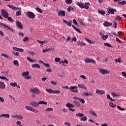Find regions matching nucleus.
I'll list each match as a JSON object with an SVG mask.
<instances>
[{
    "label": "nucleus",
    "instance_id": "9d476101",
    "mask_svg": "<svg viewBox=\"0 0 126 126\" xmlns=\"http://www.w3.org/2000/svg\"><path fill=\"white\" fill-rule=\"evenodd\" d=\"M16 25L18 27V28H19L20 29H23V26H22L21 22L19 21H17Z\"/></svg>",
    "mask_w": 126,
    "mask_h": 126
},
{
    "label": "nucleus",
    "instance_id": "f03ea898",
    "mask_svg": "<svg viewBox=\"0 0 126 126\" xmlns=\"http://www.w3.org/2000/svg\"><path fill=\"white\" fill-rule=\"evenodd\" d=\"M27 14L28 16L30 18H31L32 19H34L35 18V14L31 11L27 12Z\"/></svg>",
    "mask_w": 126,
    "mask_h": 126
},
{
    "label": "nucleus",
    "instance_id": "20e7f679",
    "mask_svg": "<svg viewBox=\"0 0 126 126\" xmlns=\"http://www.w3.org/2000/svg\"><path fill=\"white\" fill-rule=\"evenodd\" d=\"M1 14H2L3 17L5 18L6 19L8 18V13L6 12V11H5V10L2 9L1 10Z\"/></svg>",
    "mask_w": 126,
    "mask_h": 126
},
{
    "label": "nucleus",
    "instance_id": "f3484780",
    "mask_svg": "<svg viewBox=\"0 0 126 126\" xmlns=\"http://www.w3.org/2000/svg\"><path fill=\"white\" fill-rule=\"evenodd\" d=\"M8 7H10V8H11L13 10H17V7L14 6L13 5H8Z\"/></svg>",
    "mask_w": 126,
    "mask_h": 126
},
{
    "label": "nucleus",
    "instance_id": "423d86ee",
    "mask_svg": "<svg viewBox=\"0 0 126 126\" xmlns=\"http://www.w3.org/2000/svg\"><path fill=\"white\" fill-rule=\"evenodd\" d=\"M109 11L107 13V15H109V14H115V12H117V10L114 9L113 8H108Z\"/></svg>",
    "mask_w": 126,
    "mask_h": 126
},
{
    "label": "nucleus",
    "instance_id": "052dcab7",
    "mask_svg": "<svg viewBox=\"0 0 126 126\" xmlns=\"http://www.w3.org/2000/svg\"><path fill=\"white\" fill-rule=\"evenodd\" d=\"M81 78H82L83 79H86V77L84 76V75H81L80 76Z\"/></svg>",
    "mask_w": 126,
    "mask_h": 126
},
{
    "label": "nucleus",
    "instance_id": "37998d69",
    "mask_svg": "<svg viewBox=\"0 0 126 126\" xmlns=\"http://www.w3.org/2000/svg\"><path fill=\"white\" fill-rule=\"evenodd\" d=\"M84 96H87V97H88V96H92V94H89L88 93H86L84 94H83Z\"/></svg>",
    "mask_w": 126,
    "mask_h": 126
},
{
    "label": "nucleus",
    "instance_id": "f704fd0d",
    "mask_svg": "<svg viewBox=\"0 0 126 126\" xmlns=\"http://www.w3.org/2000/svg\"><path fill=\"white\" fill-rule=\"evenodd\" d=\"M98 13H99V14H101V15H104V14H105V11H102V10H98Z\"/></svg>",
    "mask_w": 126,
    "mask_h": 126
},
{
    "label": "nucleus",
    "instance_id": "b1692460",
    "mask_svg": "<svg viewBox=\"0 0 126 126\" xmlns=\"http://www.w3.org/2000/svg\"><path fill=\"white\" fill-rule=\"evenodd\" d=\"M109 106L111 107V108H116L117 107V105L113 103L112 102H109Z\"/></svg>",
    "mask_w": 126,
    "mask_h": 126
},
{
    "label": "nucleus",
    "instance_id": "ddd939ff",
    "mask_svg": "<svg viewBox=\"0 0 126 126\" xmlns=\"http://www.w3.org/2000/svg\"><path fill=\"white\" fill-rule=\"evenodd\" d=\"M13 118H15V119H18V120H23V117L21 115H16L13 116Z\"/></svg>",
    "mask_w": 126,
    "mask_h": 126
},
{
    "label": "nucleus",
    "instance_id": "13d9d810",
    "mask_svg": "<svg viewBox=\"0 0 126 126\" xmlns=\"http://www.w3.org/2000/svg\"><path fill=\"white\" fill-rule=\"evenodd\" d=\"M112 95L113 96V97H118V96H119L118 94H116L114 93H113L112 94Z\"/></svg>",
    "mask_w": 126,
    "mask_h": 126
},
{
    "label": "nucleus",
    "instance_id": "4d7b16f0",
    "mask_svg": "<svg viewBox=\"0 0 126 126\" xmlns=\"http://www.w3.org/2000/svg\"><path fill=\"white\" fill-rule=\"evenodd\" d=\"M7 28H8V29H9L10 31H11V32H12V33H13V32H14L13 29H12L11 28L9 27L8 26V27H7Z\"/></svg>",
    "mask_w": 126,
    "mask_h": 126
},
{
    "label": "nucleus",
    "instance_id": "2eb2a0df",
    "mask_svg": "<svg viewBox=\"0 0 126 126\" xmlns=\"http://www.w3.org/2000/svg\"><path fill=\"white\" fill-rule=\"evenodd\" d=\"M17 10L19 11L16 12V15L17 16H20V15H21V8L18 7Z\"/></svg>",
    "mask_w": 126,
    "mask_h": 126
},
{
    "label": "nucleus",
    "instance_id": "0eeeda50",
    "mask_svg": "<svg viewBox=\"0 0 126 126\" xmlns=\"http://www.w3.org/2000/svg\"><path fill=\"white\" fill-rule=\"evenodd\" d=\"M99 72L101 73V74H109L110 73L108 71H107L105 69H99Z\"/></svg>",
    "mask_w": 126,
    "mask_h": 126
},
{
    "label": "nucleus",
    "instance_id": "69168bd1",
    "mask_svg": "<svg viewBox=\"0 0 126 126\" xmlns=\"http://www.w3.org/2000/svg\"><path fill=\"white\" fill-rule=\"evenodd\" d=\"M0 101L1 102V103H3V102H4V99L1 97H0Z\"/></svg>",
    "mask_w": 126,
    "mask_h": 126
},
{
    "label": "nucleus",
    "instance_id": "49530a36",
    "mask_svg": "<svg viewBox=\"0 0 126 126\" xmlns=\"http://www.w3.org/2000/svg\"><path fill=\"white\" fill-rule=\"evenodd\" d=\"M85 40H86V41H88V43H89V44H93V42H92V41H91V40H89V39L87 38H85Z\"/></svg>",
    "mask_w": 126,
    "mask_h": 126
},
{
    "label": "nucleus",
    "instance_id": "f8f14e48",
    "mask_svg": "<svg viewBox=\"0 0 126 126\" xmlns=\"http://www.w3.org/2000/svg\"><path fill=\"white\" fill-rule=\"evenodd\" d=\"M103 25L104 26H105V27H109V26H112V25H113V24L109 23L107 21H105L103 23Z\"/></svg>",
    "mask_w": 126,
    "mask_h": 126
},
{
    "label": "nucleus",
    "instance_id": "7c9ffc66",
    "mask_svg": "<svg viewBox=\"0 0 126 126\" xmlns=\"http://www.w3.org/2000/svg\"><path fill=\"white\" fill-rule=\"evenodd\" d=\"M0 79H3V80H5L6 81H8V79L6 77L4 76H0Z\"/></svg>",
    "mask_w": 126,
    "mask_h": 126
},
{
    "label": "nucleus",
    "instance_id": "a211bd4d",
    "mask_svg": "<svg viewBox=\"0 0 126 126\" xmlns=\"http://www.w3.org/2000/svg\"><path fill=\"white\" fill-rule=\"evenodd\" d=\"M31 92L33 93H39V89H31Z\"/></svg>",
    "mask_w": 126,
    "mask_h": 126
},
{
    "label": "nucleus",
    "instance_id": "774afa93",
    "mask_svg": "<svg viewBox=\"0 0 126 126\" xmlns=\"http://www.w3.org/2000/svg\"><path fill=\"white\" fill-rule=\"evenodd\" d=\"M122 75H124V76H125V78H126V72H122Z\"/></svg>",
    "mask_w": 126,
    "mask_h": 126
},
{
    "label": "nucleus",
    "instance_id": "cd10ccee",
    "mask_svg": "<svg viewBox=\"0 0 126 126\" xmlns=\"http://www.w3.org/2000/svg\"><path fill=\"white\" fill-rule=\"evenodd\" d=\"M1 56L4 57L6 59H8V60H10V57H8V56L4 54H1Z\"/></svg>",
    "mask_w": 126,
    "mask_h": 126
},
{
    "label": "nucleus",
    "instance_id": "e433bc0d",
    "mask_svg": "<svg viewBox=\"0 0 126 126\" xmlns=\"http://www.w3.org/2000/svg\"><path fill=\"white\" fill-rule=\"evenodd\" d=\"M119 4H121L122 5H124V4H126V2L125 0H123L122 2V1H119L118 2Z\"/></svg>",
    "mask_w": 126,
    "mask_h": 126
},
{
    "label": "nucleus",
    "instance_id": "4be33fe9",
    "mask_svg": "<svg viewBox=\"0 0 126 126\" xmlns=\"http://www.w3.org/2000/svg\"><path fill=\"white\" fill-rule=\"evenodd\" d=\"M46 91H47V92H48L49 93H53L54 94H55V91L52 90V89H46Z\"/></svg>",
    "mask_w": 126,
    "mask_h": 126
},
{
    "label": "nucleus",
    "instance_id": "8fccbe9b",
    "mask_svg": "<svg viewBox=\"0 0 126 126\" xmlns=\"http://www.w3.org/2000/svg\"><path fill=\"white\" fill-rule=\"evenodd\" d=\"M55 62H56V63H59V62H61V58H56Z\"/></svg>",
    "mask_w": 126,
    "mask_h": 126
},
{
    "label": "nucleus",
    "instance_id": "864d4df0",
    "mask_svg": "<svg viewBox=\"0 0 126 126\" xmlns=\"http://www.w3.org/2000/svg\"><path fill=\"white\" fill-rule=\"evenodd\" d=\"M13 49L14 51H15L19 52V48H17V47H13Z\"/></svg>",
    "mask_w": 126,
    "mask_h": 126
},
{
    "label": "nucleus",
    "instance_id": "7ed1b4c3",
    "mask_svg": "<svg viewBox=\"0 0 126 126\" xmlns=\"http://www.w3.org/2000/svg\"><path fill=\"white\" fill-rule=\"evenodd\" d=\"M26 109L27 110H29V111H31L32 112H33L34 113H38L39 111L38 110H36V109L29 106H26L25 107Z\"/></svg>",
    "mask_w": 126,
    "mask_h": 126
},
{
    "label": "nucleus",
    "instance_id": "aec40b11",
    "mask_svg": "<svg viewBox=\"0 0 126 126\" xmlns=\"http://www.w3.org/2000/svg\"><path fill=\"white\" fill-rule=\"evenodd\" d=\"M89 114L93 116V117H97V114L95 113L93 111L91 110L89 111Z\"/></svg>",
    "mask_w": 126,
    "mask_h": 126
},
{
    "label": "nucleus",
    "instance_id": "6e6d98bb",
    "mask_svg": "<svg viewBox=\"0 0 126 126\" xmlns=\"http://www.w3.org/2000/svg\"><path fill=\"white\" fill-rule=\"evenodd\" d=\"M0 25H1L2 26H4V27H6V28H7L8 26H7L6 25H4V24L0 22Z\"/></svg>",
    "mask_w": 126,
    "mask_h": 126
},
{
    "label": "nucleus",
    "instance_id": "3c124183",
    "mask_svg": "<svg viewBox=\"0 0 126 126\" xmlns=\"http://www.w3.org/2000/svg\"><path fill=\"white\" fill-rule=\"evenodd\" d=\"M27 60L30 62V63H33L34 62V60L31 59L30 57H27Z\"/></svg>",
    "mask_w": 126,
    "mask_h": 126
},
{
    "label": "nucleus",
    "instance_id": "c03bdc74",
    "mask_svg": "<svg viewBox=\"0 0 126 126\" xmlns=\"http://www.w3.org/2000/svg\"><path fill=\"white\" fill-rule=\"evenodd\" d=\"M104 46H106V47H109V48H112V45L111 44H109L108 43H104Z\"/></svg>",
    "mask_w": 126,
    "mask_h": 126
},
{
    "label": "nucleus",
    "instance_id": "4c0bfd02",
    "mask_svg": "<svg viewBox=\"0 0 126 126\" xmlns=\"http://www.w3.org/2000/svg\"><path fill=\"white\" fill-rule=\"evenodd\" d=\"M10 85H11V86H13V87H15L17 86V83H10Z\"/></svg>",
    "mask_w": 126,
    "mask_h": 126
},
{
    "label": "nucleus",
    "instance_id": "dca6fc26",
    "mask_svg": "<svg viewBox=\"0 0 126 126\" xmlns=\"http://www.w3.org/2000/svg\"><path fill=\"white\" fill-rule=\"evenodd\" d=\"M5 88V85L4 82L0 81V89H4Z\"/></svg>",
    "mask_w": 126,
    "mask_h": 126
},
{
    "label": "nucleus",
    "instance_id": "de8ad7c7",
    "mask_svg": "<svg viewBox=\"0 0 126 126\" xmlns=\"http://www.w3.org/2000/svg\"><path fill=\"white\" fill-rule=\"evenodd\" d=\"M116 63H122V59L119 58L118 59L115 60Z\"/></svg>",
    "mask_w": 126,
    "mask_h": 126
},
{
    "label": "nucleus",
    "instance_id": "a19ab883",
    "mask_svg": "<svg viewBox=\"0 0 126 126\" xmlns=\"http://www.w3.org/2000/svg\"><path fill=\"white\" fill-rule=\"evenodd\" d=\"M7 19H8V21H10L11 22H14V20L12 19V18L10 17H8Z\"/></svg>",
    "mask_w": 126,
    "mask_h": 126
},
{
    "label": "nucleus",
    "instance_id": "412c9836",
    "mask_svg": "<svg viewBox=\"0 0 126 126\" xmlns=\"http://www.w3.org/2000/svg\"><path fill=\"white\" fill-rule=\"evenodd\" d=\"M78 87H79V88H82V89H87V88H86V86L84 85L79 84L78 85Z\"/></svg>",
    "mask_w": 126,
    "mask_h": 126
},
{
    "label": "nucleus",
    "instance_id": "09e8293b",
    "mask_svg": "<svg viewBox=\"0 0 126 126\" xmlns=\"http://www.w3.org/2000/svg\"><path fill=\"white\" fill-rule=\"evenodd\" d=\"M79 101H80V102H82L83 104H84V103H85V100H84V99H82V98H79L78 99Z\"/></svg>",
    "mask_w": 126,
    "mask_h": 126
},
{
    "label": "nucleus",
    "instance_id": "9b49d317",
    "mask_svg": "<svg viewBox=\"0 0 126 126\" xmlns=\"http://www.w3.org/2000/svg\"><path fill=\"white\" fill-rule=\"evenodd\" d=\"M96 94H100V95H103V94H105V91L96 90Z\"/></svg>",
    "mask_w": 126,
    "mask_h": 126
},
{
    "label": "nucleus",
    "instance_id": "6ab92c4d",
    "mask_svg": "<svg viewBox=\"0 0 126 126\" xmlns=\"http://www.w3.org/2000/svg\"><path fill=\"white\" fill-rule=\"evenodd\" d=\"M66 107H67L68 108H74L75 106L74 105L71 104V103H67L66 104Z\"/></svg>",
    "mask_w": 126,
    "mask_h": 126
},
{
    "label": "nucleus",
    "instance_id": "1a4fd4ad",
    "mask_svg": "<svg viewBox=\"0 0 126 126\" xmlns=\"http://www.w3.org/2000/svg\"><path fill=\"white\" fill-rule=\"evenodd\" d=\"M30 104L32 107H34V108H36V107H38V106H39V103H38L35 102H31Z\"/></svg>",
    "mask_w": 126,
    "mask_h": 126
},
{
    "label": "nucleus",
    "instance_id": "5fc2aeb1",
    "mask_svg": "<svg viewBox=\"0 0 126 126\" xmlns=\"http://www.w3.org/2000/svg\"><path fill=\"white\" fill-rule=\"evenodd\" d=\"M116 40L117 41V42H118L119 43H123V42L122 41V40H120V39H119V38H116Z\"/></svg>",
    "mask_w": 126,
    "mask_h": 126
},
{
    "label": "nucleus",
    "instance_id": "4468645a",
    "mask_svg": "<svg viewBox=\"0 0 126 126\" xmlns=\"http://www.w3.org/2000/svg\"><path fill=\"white\" fill-rule=\"evenodd\" d=\"M58 15L59 16H65V12L63 10L59 12Z\"/></svg>",
    "mask_w": 126,
    "mask_h": 126
},
{
    "label": "nucleus",
    "instance_id": "ea45409f",
    "mask_svg": "<svg viewBox=\"0 0 126 126\" xmlns=\"http://www.w3.org/2000/svg\"><path fill=\"white\" fill-rule=\"evenodd\" d=\"M51 50H52V49L51 48H49V49L46 48L45 49L43 50V53H45V52H49V51L51 52Z\"/></svg>",
    "mask_w": 126,
    "mask_h": 126
},
{
    "label": "nucleus",
    "instance_id": "72a5a7b5",
    "mask_svg": "<svg viewBox=\"0 0 126 126\" xmlns=\"http://www.w3.org/2000/svg\"><path fill=\"white\" fill-rule=\"evenodd\" d=\"M101 37H102V38L103 39V40H106V39H108L107 35H105L103 34L101 35Z\"/></svg>",
    "mask_w": 126,
    "mask_h": 126
},
{
    "label": "nucleus",
    "instance_id": "c9c22d12",
    "mask_svg": "<svg viewBox=\"0 0 126 126\" xmlns=\"http://www.w3.org/2000/svg\"><path fill=\"white\" fill-rule=\"evenodd\" d=\"M85 121H87V117H84L81 118V122H85Z\"/></svg>",
    "mask_w": 126,
    "mask_h": 126
},
{
    "label": "nucleus",
    "instance_id": "39448f33",
    "mask_svg": "<svg viewBox=\"0 0 126 126\" xmlns=\"http://www.w3.org/2000/svg\"><path fill=\"white\" fill-rule=\"evenodd\" d=\"M78 87L76 86H71L70 87V91H71L72 92H74V93H77V92H78V91H77Z\"/></svg>",
    "mask_w": 126,
    "mask_h": 126
},
{
    "label": "nucleus",
    "instance_id": "79ce46f5",
    "mask_svg": "<svg viewBox=\"0 0 126 126\" xmlns=\"http://www.w3.org/2000/svg\"><path fill=\"white\" fill-rule=\"evenodd\" d=\"M65 2L67 4H70L72 2V0H65Z\"/></svg>",
    "mask_w": 126,
    "mask_h": 126
},
{
    "label": "nucleus",
    "instance_id": "2f4dec72",
    "mask_svg": "<svg viewBox=\"0 0 126 126\" xmlns=\"http://www.w3.org/2000/svg\"><path fill=\"white\" fill-rule=\"evenodd\" d=\"M1 117H4V118H9L10 115L8 114H1Z\"/></svg>",
    "mask_w": 126,
    "mask_h": 126
},
{
    "label": "nucleus",
    "instance_id": "680f3d73",
    "mask_svg": "<svg viewBox=\"0 0 126 126\" xmlns=\"http://www.w3.org/2000/svg\"><path fill=\"white\" fill-rule=\"evenodd\" d=\"M17 126H20L21 125V122L17 121L16 123Z\"/></svg>",
    "mask_w": 126,
    "mask_h": 126
},
{
    "label": "nucleus",
    "instance_id": "bf43d9fd",
    "mask_svg": "<svg viewBox=\"0 0 126 126\" xmlns=\"http://www.w3.org/2000/svg\"><path fill=\"white\" fill-rule=\"evenodd\" d=\"M74 30L77 31V32H78V33H81V31H80V30H79V29H77V28H75Z\"/></svg>",
    "mask_w": 126,
    "mask_h": 126
},
{
    "label": "nucleus",
    "instance_id": "5701e85b",
    "mask_svg": "<svg viewBox=\"0 0 126 126\" xmlns=\"http://www.w3.org/2000/svg\"><path fill=\"white\" fill-rule=\"evenodd\" d=\"M32 68H34L35 67H36V68H40V65H39L38 64H34L32 65Z\"/></svg>",
    "mask_w": 126,
    "mask_h": 126
},
{
    "label": "nucleus",
    "instance_id": "f257e3e1",
    "mask_svg": "<svg viewBox=\"0 0 126 126\" xmlns=\"http://www.w3.org/2000/svg\"><path fill=\"white\" fill-rule=\"evenodd\" d=\"M76 4L78 5L81 8H85V9H89V6L85 5L84 3L77 2Z\"/></svg>",
    "mask_w": 126,
    "mask_h": 126
},
{
    "label": "nucleus",
    "instance_id": "6e6552de",
    "mask_svg": "<svg viewBox=\"0 0 126 126\" xmlns=\"http://www.w3.org/2000/svg\"><path fill=\"white\" fill-rule=\"evenodd\" d=\"M85 63H94L95 64V61L94 60H91L90 59H87L85 60Z\"/></svg>",
    "mask_w": 126,
    "mask_h": 126
},
{
    "label": "nucleus",
    "instance_id": "c85d7f7f",
    "mask_svg": "<svg viewBox=\"0 0 126 126\" xmlns=\"http://www.w3.org/2000/svg\"><path fill=\"white\" fill-rule=\"evenodd\" d=\"M38 104H39L40 105H47L48 103H47V102L45 101H41L38 102Z\"/></svg>",
    "mask_w": 126,
    "mask_h": 126
},
{
    "label": "nucleus",
    "instance_id": "a18cd8bd",
    "mask_svg": "<svg viewBox=\"0 0 126 126\" xmlns=\"http://www.w3.org/2000/svg\"><path fill=\"white\" fill-rule=\"evenodd\" d=\"M35 9L38 12H39V13H42V10L40 8L37 7Z\"/></svg>",
    "mask_w": 126,
    "mask_h": 126
},
{
    "label": "nucleus",
    "instance_id": "0e129e2a",
    "mask_svg": "<svg viewBox=\"0 0 126 126\" xmlns=\"http://www.w3.org/2000/svg\"><path fill=\"white\" fill-rule=\"evenodd\" d=\"M64 125L65 126H71L70 123H69L68 122H65Z\"/></svg>",
    "mask_w": 126,
    "mask_h": 126
},
{
    "label": "nucleus",
    "instance_id": "a878e982",
    "mask_svg": "<svg viewBox=\"0 0 126 126\" xmlns=\"http://www.w3.org/2000/svg\"><path fill=\"white\" fill-rule=\"evenodd\" d=\"M22 76H28L29 75V72L27 71L22 73Z\"/></svg>",
    "mask_w": 126,
    "mask_h": 126
},
{
    "label": "nucleus",
    "instance_id": "393cba45",
    "mask_svg": "<svg viewBox=\"0 0 126 126\" xmlns=\"http://www.w3.org/2000/svg\"><path fill=\"white\" fill-rule=\"evenodd\" d=\"M76 117H79V118H82V117H84V114H82V113H77L76 114Z\"/></svg>",
    "mask_w": 126,
    "mask_h": 126
},
{
    "label": "nucleus",
    "instance_id": "338daca9",
    "mask_svg": "<svg viewBox=\"0 0 126 126\" xmlns=\"http://www.w3.org/2000/svg\"><path fill=\"white\" fill-rule=\"evenodd\" d=\"M24 42H26V41H28V37H26L23 39Z\"/></svg>",
    "mask_w": 126,
    "mask_h": 126
},
{
    "label": "nucleus",
    "instance_id": "bb28decb",
    "mask_svg": "<svg viewBox=\"0 0 126 126\" xmlns=\"http://www.w3.org/2000/svg\"><path fill=\"white\" fill-rule=\"evenodd\" d=\"M106 96H107V99H108L110 101H115V99H113V98L111 97V95L109 94H107Z\"/></svg>",
    "mask_w": 126,
    "mask_h": 126
},
{
    "label": "nucleus",
    "instance_id": "473e14b6",
    "mask_svg": "<svg viewBox=\"0 0 126 126\" xmlns=\"http://www.w3.org/2000/svg\"><path fill=\"white\" fill-rule=\"evenodd\" d=\"M46 112H52L54 111V109L53 108H48L45 110Z\"/></svg>",
    "mask_w": 126,
    "mask_h": 126
},
{
    "label": "nucleus",
    "instance_id": "603ef678",
    "mask_svg": "<svg viewBox=\"0 0 126 126\" xmlns=\"http://www.w3.org/2000/svg\"><path fill=\"white\" fill-rule=\"evenodd\" d=\"M118 109H119V110H120V111H125L126 109H125V108H123L122 107H121L120 106H117Z\"/></svg>",
    "mask_w": 126,
    "mask_h": 126
},
{
    "label": "nucleus",
    "instance_id": "c756f323",
    "mask_svg": "<svg viewBox=\"0 0 126 126\" xmlns=\"http://www.w3.org/2000/svg\"><path fill=\"white\" fill-rule=\"evenodd\" d=\"M13 63L15 65H16V66H18V65H19V63H18V61H17V60H14L13 61Z\"/></svg>",
    "mask_w": 126,
    "mask_h": 126
},
{
    "label": "nucleus",
    "instance_id": "58836bf2",
    "mask_svg": "<svg viewBox=\"0 0 126 126\" xmlns=\"http://www.w3.org/2000/svg\"><path fill=\"white\" fill-rule=\"evenodd\" d=\"M37 41L38 42V43H39V44H42V46L44 45V44H45V43H46V41H42L40 40H37Z\"/></svg>",
    "mask_w": 126,
    "mask_h": 126
},
{
    "label": "nucleus",
    "instance_id": "e2e57ef3",
    "mask_svg": "<svg viewBox=\"0 0 126 126\" xmlns=\"http://www.w3.org/2000/svg\"><path fill=\"white\" fill-rule=\"evenodd\" d=\"M72 22H67V23L66 24L68 26H71Z\"/></svg>",
    "mask_w": 126,
    "mask_h": 126
}]
</instances>
